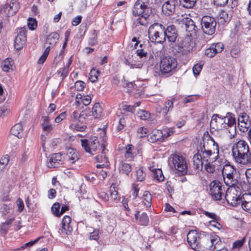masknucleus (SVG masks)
Listing matches in <instances>:
<instances>
[{
	"label": "nucleus",
	"instance_id": "f257e3e1",
	"mask_svg": "<svg viewBox=\"0 0 251 251\" xmlns=\"http://www.w3.org/2000/svg\"><path fill=\"white\" fill-rule=\"evenodd\" d=\"M149 0H137L132 8L133 23L136 26H147L150 21Z\"/></svg>",
	"mask_w": 251,
	"mask_h": 251
},
{
	"label": "nucleus",
	"instance_id": "f03ea898",
	"mask_svg": "<svg viewBox=\"0 0 251 251\" xmlns=\"http://www.w3.org/2000/svg\"><path fill=\"white\" fill-rule=\"evenodd\" d=\"M198 153L203 161L213 163L219 157L218 144L210 137L207 140L203 139V143H201L200 146Z\"/></svg>",
	"mask_w": 251,
	"mask_h": 251
},
{
	"label": "nucleus",
	"instance_id": "7ed1b4c3",
	"mask_svg": "<svg viewBox=\"0 0 251 251\" xmlns=\"http://www.w3.org/2000/svg\"><path fill=\"white\" fill-rule=\"evenodd\" d=\"M232 154L235 161L239 164L246 165L251 164V151L248 144L240 140L232 147Z\"/></svg>",
	"mask_w": 251,
	"mask_h": 251
},
{
	"label": "nucleus",
	"instance_id": "20e7f679",
	"mask_svg": "<svg viewBox=\"0 0 251 251\" xmlns=\"http://www.w3.org/2000/svg\"><path fill=\"white\" fill-rule=\"evenodd\" d=\"M150 41L156 44H162L165 41L164 26L158 23L151 25L148 30Z\"/></svg>",
	"mask_w": 251,
	"mask_h": 251
},
{
	"label": "nucleus",
	"instance_id": "39448f33",
	"mask_svg": "<svg viewBox=\"0 0 251 251\" xmlns=\"http://www.w3.org/2000/svg\"><path fill=\"white\" fill-rule=\"evenodd\" d=\"M222 175L226 185L229 187H234L238 182V174L236 169L229 164L225 165L222 170Z\"/></svg>",
	"mask_w": 251,
	"mask_h": 251
},
{
	"label": "nucleus",
	"instance_id": "423d86ee",
	"mask_svg": "<svg viewBox=\"0 0 251 251\" xmlns=\"http://www.w3.org/2000/svg\"><path fill=\"white\" fill-rule=\"evenodd\" d=\"M202 232L197 233L196 231L191 230L187 234V242L192 249L196 251L204 250L203 244L201 242V239H203Z\"/></svg>",
	"mask_w": 251,
	"mask_h": 251
},
{
	"label": "nucleus",
	"instance_id": "0eeeda50",
	"mask_svg": "<svg viewBox=\"0 0 251 251\" xmlns=\"http://www.w3.org/2000/svg\"><path fill=\"white\" fill-rule=\"evenodd\" d=\"M80 142L82 148L87 152L92 155L99 153L101 144H100L99 141L97 137H93L89 140L87 139H81Z\"/></svg>",
	"mask_w": 251,
	"mask_h": 251
},
{
	"label": "nucleus",
	"instance_id": "6e6552de",
	"mask_svg": "<svg viewBox=\"0 0 251 251\" xmlns=\"http://www.w3.org/2000/svg\"><path fill=\"white\" fill-rule=\"evenodd\" d=\"M177 66L176 58L170 56H165L161 59L160 69L162 74L173 73Z\"/></svg>",
	"mask_w": 251,
	"mask_h": 251
},
{
	"label": "nucleus",
	"instance_id": "1a4fd4ad",
	"mask_svg": "<svg viewBox=\"0 0 251 251\" xmlns=\"http://www.w3.org/2000/svg\"><path fill=\"white\" fill-rule=\"evenodd\" d=\"M217 23L215 19L210 16H204L201 20V28L203 32L207 35L215 33Z\"/></svg>",
	"mask_w": 251,
	"mask_h": 251
},
{
	"label": "nucleus",
	"instance_id": "9d476101",
	"mask_svg": "<svg viewBox=\"0 0 251 251\" xmlns=\"http://www.w3.org/2000/svg\"><path fill=\"white\" fill-rule=\"evenodd\" d=\"M106 146V137L103 136L102 139V142L101 146L99 152L100 154H99L95 157L96 160L100 163V164L97 165V168H103L109 166V163L108 160V158L106 156V151L105 150Z\"/></svg>",
	"mask_w": 251,
	"mask_h": 251
},
{
	"label": "nucleus",
	"instance_id": "9b49d317",
	"mask_svg": "<svg viewBox=\"0 0 251 251\" xmlns=\"http://www.w3.org/2000/svg\"><path fill=\"white\" fill-rule=\"evenodd\" d=\"M203 239H201V242L203 244V249L213 250L216 249L215 246L220 241V238L216 235L206 234L202 232Z\"/></svg>",
	"mask_w": 251,
	"mask_h": 251
},
{
	"label": "nucleus",
	"instance_id": "f8f14e48",
	"mask_svg": "<svg viewBox=\"0 0 251 251\" xmlns=\"http://www.w3.org/2000/svg\"><path fill=\"white\" fill-rule=\"evenodd\" d=\"M170 159L172 161L176 170L182 173H186L187 163L185 158L182 155L177 154H173Z\"/></svg>",
	"mask_w": 251,
	"mask_h": 251
},
{
	"label": "nucleus",
	"instance_id": "ddd939ff",
	"mask_svg": "<svg viewBox=\"0 0 251 251\" xmlns=\"http://www.w3.org/2000/svg\"><path fill=\"white\" fill-rule=\"evenodd\" d=\"M222 185L218 181H213L209 184V194L215 200H220L223 194Z\"/></svg>",
	"mask_w": 251,
	"mask_h": 251
},
{
	"label": "nucleus",
	"instance_id": "4468645a",
	"mask_svg": "<svg viewBox=\"0 0 251 251\" xmlns=\"http://www.w3.org/2000/svg\"><path fill=\"white\" fill-rule=\"evenodd\" d=\"M194 44L190 37L187 36L184 38L179 43L177 52L182 54H187L193 50Z\"/></svg>",
	"mask_w": 251,
	"mask_h": 251
},
{
	"label": "nucleus",
	"instance_id": "2eb2a0df",
	"mask_svg": "<svg viewBox=\"0 0 251 251\" xmlns=\"http://www.w3.org/2000/svg\"><path fill=\"white\" fill-rule=\"evenodd\" d=\"M226 190L225 198L226 201L233 206L239 204L242 201V198L240 199L239 196L235 194L236 190L233 187H229Z\"/></svg>",
	"mask_w": 251,
	"mask_h": 251
},
{
	"label": "nucleus",
	"instance_id": "dca6fc26",
	"mask_svg": "<svg viewBox=\"0 0 251 251\" xmlns=\"http://www.w3.org/2000/svg\"><path fill=\"white\" fill-rule=\"evenodd\" d=\"M178 20H179L180 23L184 25L186 30L190 33L191 36L196 34L198 28L195 23L190 18L187 16L183 17L182 16Z\"/></svg>",
	"mask_w": 251,
	"mask_h": 251
},
{
	"label": "nucleus",
	"instance_id": "f3484780",
	"mask_svg": "<svg viewBox=\"0 0 251 251\" xmlns=\"http://www.w3.org/2000/svg\"><path fill=\"white\" fill-rule=\"evenodd\" d=\"M19 7V2L16 0H12L10 3H7L3 6V10L7 16L10 17L15 14Z\"/></svg>",
	"mask_w": 251,
	"mask_h": 251
},
{
	"label": "nucleus",
	"instance_id": "a211bd4d",
	"mask_svg": "<svg viewBox=\"0 0 251 251\" xmlns=\"http://www.w3.org/2000/svg\"><path fill=\"white\" fill-rule=\"evenodd\" d=\"M177 1L176 0H168L162 6V11L167 16L173 15L175 11Z\"/></svg>",
	"mask_w": 251,
	"mask_h": 251
},
{
	"label": "nucleus",
	"instance_id": "6ab92c4d",
	"mask_svg": "<svg viewBox=\"0 0 251 251\" xmlns=\"http://www.w3.org/2000/svg\"><path fill=\"white\" fill-rule=\"evenodd\" d=\"M223 119V116L217 114H214L210 121V126L215 130L224 128L225 127V126H224L225 121Z\"/></svg>",
	"mask_w": 251,
	"mask_h": 251
},
{
	"label": "nucleus",
	"instance_id": "aec40b11",
	"mask_svg": "<svg viewBox=\"0 0 251 251\" xmlns=\"http://www.w3.org/2000/svg\"><path fill=\"white\" fill-rule=\"evenodd\" d=\"M165 40L167 38L170 42H175L177 37V33L175 25H171L168 26L166 28L164 27Z\"/></svg>",
	"mask_w": 251,
	"mask_h": 251
},
{
	"label": "nucleus",
	"instance_id": "412c9836",
	"mask_svg": "<svg viewBox=\"0 0 251 251\" xmlns=\"http://www.w3.org/2000/svg\"><path fill=\"white\" fill-rule=\"evenodd\" d=\"M62 159L61 154L59 153H54L50 155L47 162V166L49 168H55L60 164Z\"/></svg>",
	"mask_w": 251,
	"mask_h": 251
},
{
	"label": "nucleus",
	"instance_id": "4be33fe9",
	"mask_svg": "<svg viewBox=\"0 0 251 251\" xmlns=\"http://www.w3.org/2000/svg\"><path fill=\"white\" fill-rule=\"evenodd\" d=\"M162 131L158 129H153L148 136V141L151 143L164 140Z\"/></svg>",
	"mask_w": 251,
	"mask_h": 251
},
{
	"label": "nucleus",
	"instance_id": "5701e85b",
	"mask_svg": "<svg viewBox=\"0 0 251 251\" xmlns=\"http://www.w3.org/2000/svg\"><path fill=\"white\" fill-rule=\"evenodd\" d=\"M135 219L137 223L141 226H146L149 223V219L145 212L140 214L139 211L136 210L134 214Z\"/></svg>",
	"mask_w": 251,
	"mask_h": 251
},
{
	"label": "nucleus",
	"instance_id": "b1692460",
	"mask_svg": "<svg viewBox=\"0 0 251 251\" xmlns=\"http://www.w3.org/2000/svg\"><path fill=\"white\" fill-rule=\"evenodd\" d=\"M243 209L251 213V194L245 193L242 196L241 202Z\"/></svg>",
	"mask_w": 251,
	"mask_h": 251
},
{
	"label": "nucleus",
	"instance_id": "393cba45",
	"mask_svg": "<svg viewBox=\"0 0 251 251\" xmlns=\"http://www.w3.org/2000/svg\"><path fill=\"white\" fill-rule=\"evenodd\" d=\"M71 222V219L69 216H65L62 221V227L60 229L61 232H65L66 234H68L71 233L72 228L70 226L69 224Z\"/></svg>",
	"mask_w": 251,
	"mask_h": 251
},
{
	"label": "nucleus",
	"instance_id": "a878e982",
	"mask_svg": "<svg viewBox=\"0 0 251 251\" xmlns=\"http://www.w3.org/2000/svg\"><path fill=\"white\" fill-rule=\"evenodd\" d=\"M136 60V56L131 53L126 57L125 62L126 65L130 66L131 68H139L140 64L138 63Z\"/></svg>",
	"mask_w": 251,
	"mask_h": 251
},
{
	"label": "nucleus",
	"instance_id": "bb28decb",
	"mask_svg": "<svg viewBox=\"0 0 251 251\" xmlns=\"http://www.w3.org/2000/svg\"><path fill=\"white\" fill-rule=\"evenodd\" d=\"M67 155L70 163H74L79 159V155L77 151L73 148H68L67 150Z\"/></svg>",
	"mask_w": 251,
	"mask_h": 251
},
{
	"label": "nucleus",
	"instance_id": "cd10ccee",
	"mask_svg": "<svg viewBox=\"0 0 251 251\" xmlns=\"http://www.w3.org/2000/svg\"><path fill=\"white\" fill-rule=\"evenodd\" d=\"M85 120L86 119L83 120L82 122H78V120H77L76 122L72 123L70 125V127L72 129L77 131H84L86 128L85 123Z\"/></svg>",
	"mask_w": 251,
	"mask_h": 251
},
{
	"label": "nucleus",
	"instance_id": "c85d7f7f",
	"mask_svg": "<svg viewBox=\"0 0 251 251\" xmlns=\"http://www.w3.org/2000/svg\"><path fill=\"white\" fill-rule=\"evenodd\" d=\"M223 119L225 122L224 123V126H225L224 128H226L227 126H229L233 125H235V119L233 114L228 112L226 116H223Z\"/></svg>",
	"mask_w": 251,
	"mask_h": 251
},
{
	"label": "nucleus",
	"instance_id": "c756f323",
	"mask_svg": "<svg viewBox=\"0 0 251 251\" xmlns=\"http://www.w3.org/2000/svg\"><path fill=\"white\" fill-rule=\"evenodd\" d=\"M11 133L18 138H22L24 132L22 124L19 123L15 125L11 129Z\"/></svg>",
	"mask_w": 251,
	"mask_h": 251
},
{
	"label": "nucleus",
	"instance_id": "7c9ffc66",
	"mask_svg": "<svg viewBox=\"0 0 251 251\" xmlns=\"http://www.w3.org/2000/svg\"><path fill=\"white\" fill-rule=\"evenodd\" d=\"M14 220V218H10L0 225V234L1 235H5L7 233L11 223Z\"/></svg>",
	"mask_w": 251,
	"mask_h": 251
},
{
	"label": "nucleus",
	"instance_id": "2f4dec72",
	"mask_svg": "<svg viewBox=\"0 0 251 251\" xmlns=\"http://www.w3.org/2000/svg\"><path fill=\"white\" fill-rule=\"evenodd\" d=\"M86 114L84 113L80 114L77 111H74L71 115V123L76 122L77 120H78V122H82L83 120L86 119Z\"/></svg>",
	"mask_w": 251,
	"mask_h": 251
},
{
	"label": "nucleus",
	"instance_id": "473e14b6",
	"mask_svg": "<svg viewBox=\"0 0 251 251\" xmlns=\"http://www.w3.org/2000/svg\"><path fill=\"white\" fill-rule=\"evenodd\" d=\"M75 99L77 102H82L85 106L89 105L92 100L90 96L82 95L81 94H77L76 95Z\"/></svg>",
	"mask_w": 251,
	"mask_h": 251
},
{
	"label": "nucleus",
	"instance_id": "72a5a7b5",
	"mask_svg": "<svg viewBox=\"0 0 251 251\" xmlns=\"http://www.w3.org/2000/svg\"><path fill=\"white\" fill-rule=\"evenodd\" d=\"M14 61L11 58H7L2 62V68L5 72H9L10 70H13Z\"/></svg>",
	"mask_w": 251,
	"mask_h": 251
},
{
	"label": "nucleus",
	"instance_id": "f704fd0d",
	"mask_svg": "<svg viewBox=\"0 0 251 251\" xmlns=\"http://www.w3.org/2000/svg\"><path fill=\"white\" fill-rule=\"evenodd\" d=\"M137 154L136 149L132 145H128L126 148L125 157L126 158H130Z\"/></svg>",
	"mask_w": 251,
	"mask_h": 251
},
{
	"label": "nucleus",
	"instance_id": "c9c22d12",
	"mask_svg": "<svg viewBox=\"0 0 251 251\" xmlns=\"http://www.w3.org/2000/svg\"><path fill=\"white\" fill-rule=\"evenodd\" d=\"M43 121L42 127L43 130L47 133L50 132L52 130L53 127L50 123L49 118L47 116L43 117Z\"/></svg>",
	"mask_w": 251,
	"mask_h": 251
},
{
	"label": "nucleus",
	"instance_id": "e433bc0d",
	"mask_svg": "<svg viewBox=\"0 0 251 251\" xmlns=\"http://www.w3.org/2000/svg\"><path fill=\"white\" fill-rule=\"evenodd\" d=\"M175 100V98H173L172 100H168L165 102L164 108L163 109V113L165 115H166L169 112H170L173 110L174 107L173 101Z\"/></svg>",
	"mask_w": 251,
	"mask_h": 251
},
{
	"label": "nucleus",
	"instance_id": "4c0bfd02",
	"mask_svg": "<svg viewBox=\"0 0 251 251\" xmlns=\"http://www.w3.org/2000/svg\"><path fill=\"white\" fill-rule=\"evenodd\" d=\"M194 166L196 169L201 170L202 168V158L200 157V154L198 153L195 154L193 158Z\"/></svg>",
	"mask_w": 251,
	"mask_h": 251
},
{
	"label": "nucleus",
	"instance_id": "58836bf2",
	"mask_svg": "<svg viewBox=\"0 0 251 251\" xmlns=\"http://www.w3.org/2000/svg\"><path fill=\"white\" fill-rule=\"evenodd\" d=\"M59 36L58 34L56 32H52L50 33L47 38V43L51 46H54L57 42Z\"/></svg>",
	"mask_w": 251,
	"mask_h": 251
},
{
	"label": "nucleus",
	"instance_id": "ea45409f",
	"mask_svg": "<svg viewBox=\"0 0 251 251\" xmlns=\"http://www.w3.org/2000/svg\"><path fill=\"white\" fill-rule=\"evenodd\" d=\"M72 58H73V56H71L69 59L68 60V62L66 64V65L63 68H60L59 70H58V73L59 74H61V75H65V76H66L69 72V67H70V66L71 65V64H72Z\"/></svg>",
	"mask_w": 251,
	"mask_h": 251
},
{
	"label": "nucleus",
	"instance_id": "a19ab883",
	"mask_svg": "<svg viewBox=\"0 0 251 251\" xmlns=\"http://www.w3.org/2000/svg\"><path fill=\"white\" fill-rule=\"evenodd\" d=\"M92 112L95 118H98L101 115L102 109L99 103H96L94 105Z\"/></svg>",
	"mask_w": 251,
	"mask_h": 251
},
{
	"label": "nucleus",
	"instance_id": "79ce46f5",
	"mask_svg": "<svg viewBox=\"0 0 251 251\" xmlns=\"http://www.w3.org/2000/svg\"><path fill=\"white\" fill-rule=\"evenodd\" d=\"M151 195L148 191H145L143 195V202L147 207L151 206Z\"/></svg>",
	"mask_w": 251,
	"mask_h": 251
},
{
	"label": "nucleus",
	"instance_id": "37998d69",
	"mask_svg": "<svg viewBox=\"0 0 251 251\" xmlns=\"http://www.w3.org/2000/svg\"><path fill=\"white\" fill-rule=\"evenodd\" d=\"M153 172V177L158 182L163 181L164 179V176L163 175L162 171L159 169H154L152 170Z\"/></svg>",
	"mask_w": 251,
	"mask_h": 251
},
{
	"label": "nucleus",
	"instance_id": "c03bdc74",
	"mask_svg": "<svg viewBox=\"0 0 251 251\" xmlns=\"http://www.w3.org/2000/svg\"><path fill=\"white\" fill-rule=\"evenodd\" d=\"M197 0H179L180 4L184 8H193L196 3Z\"/></svg>",
	"mask_w": 251,
	"mask_h": 251
},
{
	"label": "nucleus",
	"instance_id": "a18cd8bd",
	"mask_svg": "<svg viewBox=\"0 0 251 251\" xmlns=\"http://www.w3.org/2000/svg\"><path fill=\"white\" fill-rule=\"evenodd\" d=\"M26 40L16 37L14 41V47L17 50H20L24 47Z\"/></svg>",
	"mask_w": 251,
	"mask_h": 251
},
{
	"label": "nucleus",
	"instance_id": "49530a36",
	"mask_svg": "<svg viewBox=\"0 0 251 251\" xmlns=\"http://www.w3.org/2000/svg\"><path fill=\"white\" fill-rule=\"evenodd\" d=\"M119 169L121 173L128 175L131 171V167L129 164L123 163Z\"/></svg>",
	"mask_w": 251,
	"mask_h": 251
},
{
	"label": "nucleus",
	"instance_id": "de8ad7c7",
	"mask_svg": "<svg viewBox=\"0 0 251 251\" xmlns=\"http://www.w3.org/2000/svg\"><path fill=\"white\" fill-rule=\"evenodd\" d=\"M50 50V47H47L44 50L42 55L39 57L37 62L38 64H43L45 62V61L47 59V58L49 54Z\"/></svg>",
	"mask_w": 251,
	"mask_h": 251
},
{
	"label": "nucleus",
	"instance_id": "09e8293b",
	"mask_svg": "<svg viewBox=\"0 0 251 251\" xmlns=\"http://www.w3.org/2000/svg\"><path fill=\"white\" fill-rule=\"evenodd\" d=\"M146 177V174L144 172V168L141 167L136 171V179L138 181H142Z\"/></svg>",
	"mask_w": 251,
	"mask_h": 251
},
{
	"label": "nucleus",
	"instance_id": "8fccbe9b",
	"mask_svg": "<svg viewBox=\"0 0 251 251\" xmlns=\"http://www.w3.org/2000/svg\"><path fill=\"white\" fill-rule=\"evenodd\" d=\"M210 47L213 49V51L216 53L221 52L224 48L223 44L221 42L212 44Z\"/></svg>",
	"mask_w": 251,
	"mask_h": 251
},
{
	"label": "nucleus",
	"instance_id": "3c124183",
	"mask_svg": "<svg viewBox=\"0 0 251 251\" xmlns=\"http://www.w3.org/2000/svg\"><path fill=\"white\" fill-rule=\"evenodd\" d=\"M99 75V71L94 69H92L90 73L89 79L91 82H95L97 80Z\"/></svg>",
	"mask_w": 251,
	"mask_h": 251
},
{
	"label": "nucleus",
	"instance_id": "603ef678",
	"mask_svg": "<svg viewBox=\"0 0 251 251\" xmlns=\"http://www.w3.org/2000/svg\"><path fill=\"white\" fill-rule=\"evenodd\" d=\"M60 204L58 202H55L54 203L51 208V212L52 214L55 216L56 217H60Z\"/></svg>",
	"mask_w": 251,
	"mask_h": 251
},
{
	"label": "nucleus",
	"instance_id": "864d4df0",
	"mask_svg": "<svg viewBox=\"0 0 251 251\" xmlns=\"http://www.w3.org/2000/svg\"><path fill=\"white\" fill-rule=\"evenodd\" d=\"M109 192L110 193V198L112 201H117L118 193L115 189V186L112 184L110 187Z\"/></svg>",
	"mask_w": 251,
	"mask_h": 251
},
{
	"label": "nucleus",
	"instance_id": "5fc2aeb1",
	"mask_svg": "<svg viewBox=\"0 0 251 251\" xmlns=\"http://www.w3.org/2000/svg\"><path fill=\"white\" fill-rule=\"evenodd\" d=\"M225 129H226L228 131L230 138L232 139L235 137L236 135V128L235 125L227 126L226 128Z\"/></svg>",
	"mask_w": 251,
	"mask_h": 251
},
{
	"label": "nucleus",
	"instance_id": "6e6d98bb",
	"mask_svg": "<svg viewBox=\"0 0 251 251\" xmlns=\"http://www.w3.org/2000/svg\"><path fill=\"white\" fill-rule=\"evenodd\" d=\"M137 115L142 120H146L150 117V113L143 110H139L138 112Z\"/></svg>",
	"mask_w": 251,
	"mask_h": 251
},
{
	"label": "nucleus",
	"instance_id": "4d7b16f0",
	"mask_svg": "<svg viewBox=\"0 0 251 251\" xmlns=\"http://www.w3.org/2000/svg\"><path fill=\"white\" fill-rule=\"evenodd\" d=\"M250 126L251 123L250 121H246L245 123H241L238 125L240 130L243 132L247 131Z\"/></svg>",
	"mask_w": 251,
	"mask_h": 251
},
{
	"label": "nucleus",
	"instance_id": "13d9d810",
	"mask_svg": "<svg viewBox=\"0 0 251 251\" xmlns=\"http://www.w3.org/2000/svg\"><path fill=\"white\" fill-rule=\"evenodd\" d=\"M26 28L25 27H22L19 29L17 31V36L16 37L22 38L26 40Z\"/></svg>",
	"mask_w": 251,
	"mask_h": 251
},
{
	"label": "nucleus",
	"instance_id": "bf43d9fd",
	"mask_svg": "<svg viewBox=\"0 0 251 251\" xmlns=\"http://www.w3.org/2000/svg\"><path fill=\"white\" fill-rule=\"evenodd\" d=\"M27 25L28 28L31 30L35 29L37 26V21L35 19L32 18H29L28 19Z\"/></svg>",
	"mask_w": 251,
	"mask_h": 251
},
{
	"label": "nucleus",
	"instance_id": "052dcab7",
	"mask_svg": "<svg viewBox=\"0 0 251 251\" xmlns=\"http://www.w3.org/2000/svg\"><path fill=\"white\" fill-rule=\"evenodd\" d=\"M162 132L163 133L164 139L166 138L175 133V128L171 127L169 128L164 129L162 130Z\"/></svg>",
	"mask_w": 251,
	"mask_h": 251
},
{
	"label": "nucleus",
	"instance_id": "680f3d73",
	"mask_svg": "<svg viewBox=\"0 0 251 251\" xmlns=\"http://www.w3.org/2000/svg\"><path fill=\"white\" fill-rule=\"evenodd\" d=\"M203 64H196L193 67V72L195 75H198L200 74L202 68Z\"/></svg>",
	"mask_w": 251,
	"mask_h": 251
},
{
	"label": "nucleus",
	"instance_id": "e2e57ef3",
	"mask_svg": "<svg viewBox=\"0 0 251 251\" xmlns=\"http://www.w3.org/2000/svg\"><path fill=\"white\" fill-rule=\"evenodd\" d=\"M89 231H90L89 239L90 240H97L99 238V235L100 233V231L99 229H94L93 230V231H91L90 230Z\"/></svg>",
	"mask_w": 251,
	"mask_h": 251
},
{
	"label": "nucleus",
	"instance_id": "0e129e2a",
	"mask_svg": "<svg viewBox=\"0 0 251 251\" xmlns=\"http://www.w3.org/2000/svg\"><path fill=\"white\" fill-rule=\"evenodd\" d=\"M147 131L148 130L146 128L144 127H140L137 130L138 135L141 138L145 137L147 135Z\"/></svg>",
	"mask_w": 251,
	"mask_h": 251
},
{
	"label": "nucleus",
	"instance_id": "69168bd1",
	"mask_svg": "<svg viewBox=\"0 0 251 251\" xmlns=\"http://www.w3.org/2000/svg\"><path fill=\"white\" fill-rule=\"evenodd\" d=\"M205 165V169L209 173H212L215 171V166L212 164L213 163L210 162H206Z\"/></svg>",
	"mask_w": 251,
	"mask_h": 251
},
{
	"label": "nucleus",
	"instance_id": "338daca9",
	"mask_svg": "<svg viewBox=\"0 0 251 251\" xmlns=\"http://www.w3.org/2000/svg\"><path fill=\"white\" fill-rule=\"evenodd\" d=\"M85 87V83L82 81H77L75 84V88L77 91H82Z\"/></svg>",
	"mask_w": 251,
	"mask_h": 251
},
{
	"label": "nucleus",
	"instance_id": "774afa93",
	"mask_svg": "<svg viewBox=\"0 0 251 251\" xmlns=\"http://www.w3.org/2000/svg\"><path fill=\"white\" fill-rule=\"evenodd\" d=\"M245 242V238H243L241 240H237L233 243V249H239L241 248L244 244Z\"/></svg>",
	"mask_w": 251,
	"mask_h": 251
}]
</instances>
